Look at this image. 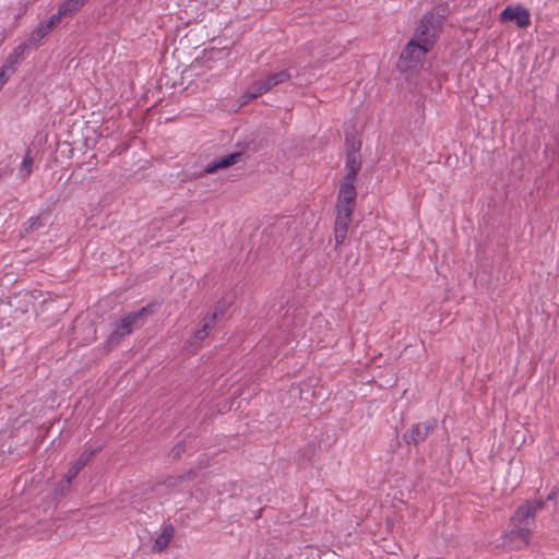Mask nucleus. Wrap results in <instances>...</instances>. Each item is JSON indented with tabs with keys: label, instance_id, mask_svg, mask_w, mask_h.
Wrapping results in <instances>:
<instances>
[{
	"label": "nucleus",
	"instance_id": "f257e3e1",
	"mask_svg": "<svg viewBox=\"0 0 559 559\" xmlns=\"http://www.w3.org/2000/svg\"><path fill=\"white\" fill-rule=\"evenodd\" d=\"M543 506V500L535 499L527 500L516 509L510 521V530L503 536L504 545L522 548L530 544L535 514Z\"/></svg>",
	"mask_w": 559,
	"mask_h": 559
},
{
	"label": "nucleus",
	"instance_id": "f03ea898",
	"mask_svg": "<svg viewBox=\"0 0 559 559\" xmlns=\"http://www.w3.org/2000/svg\"><path fill=\"white\" fill-rule=\"evenodd\" d=\"M151 310L148 307H143L139 311L124 314L119 321L115 323L108 342L111 345L119 344L124 336L132 333L133 329L140 328L144 324Z\"/></svg>",
	"mask_w": 559,
	"mask_h": 559
},
{
	"label": "nucleus",
	"instance_id": "7ed1b4c3",
	"mask_svg": "<svg viewBox=\"0 0 559 559\" xmlns=\"http://www.w3.org/2000/svg\"><path fill=\"white\" fill-rule=\"evenodd\" d=\"M292 75L288 70H282L276 73H270L264 79H259L252 82L243 95L246 98L245 103L267 93L273 87L288 81Z\"/></svg>",
	"mask_w": 559,
	"mask_h": 559
},
{
	"label": "nucleus",
	"instance_id": "20e7f679",
	"mask_svg": "<svg viewBox=\"0 0 559 559\" xmlns=\"http://www.w3.org/2000/svg\"><path fill=\"white\" fill-rule=\"evenodd\" d=\"M438 428V420L429 418L425 421L413 424L404 433L403 440L407 444L418 445L426 441L428 437Z\"/></svg>",
	"mask_w": 559,
	"mask_h": 559
},
{
	"label": "nucleus",
	"instance_id": "39448f33",
	"mask_svg": "<svg viewBox=\"0 0 559 559\" xmlns=\"http://www.w3.org/2000/svg\"><path fill=\"white\" fill-rule=\"evenodd\" d=\"M441 29L439 20L435 22L431 15L425 14L415 32L414 39L425 44L426 47L432 48Z\"/></svg>",
	"mask_w": 559,
	"mask_h": 559
},
{
	"label": "nucleus",
	"instance_id": "423d86ee",
	"mask_svg": "<svg viewBox=\"0 0 559 559\" xmlns=\"http://www.w3.org/2000/svg\"><path fill=\"white\" fill-rule=\"evenodd\" d=\"M346 163L345 167L347 169V174L345 178L356 179L358 171L361 168V156H360V147L361 142L356 141L355 139L346 138Z\"/></svg>",
	"mask_w": 559,
	"mask_h": 559
},
{
	"label": "nucleus",
	"instance_id": "0eeeda50",
	"mask_svg": "<svg viewBox=\"0 0 559 559\" xmlns=\"http://www.w3.org/2000/svg\"><path fill=\"white\" fill-rule=\"evenodd\" d=\"M430 50V47L413 38L403 49L401 60L406 62L407 68H413L421 63Z\"/></svg>",
	"mask_w": 559,
	"mask_h": 559
},
{
	"label": "nucleus",
	"instance_id": "6e6552de",
	"mask_svg": "<svg viewBox=\"0 0 559 559\" xmlns=\"http://www.w3.org/2000/svg\"><path fill=\"white\" fill-rule=\"evenodd\" d=\"M353 209L344 206L336 207V217L334 222L335 247L342 245L346 239L349 223L352 221Z\"/></svg>",
	"mask_w": 559,
	"mask_h": 559
},
{
	"label": "nucleus",
	"instance_id": "1a4fd4ad",
	"mask_svg": "<svg viewBox=\"0 0 559 559\" xmlns=\"http://www.w3.org/2000/svg\"><path fill=\"white\" fill-rule=\"evenodd\" d=\"M501 22H515L520 28H525L531 24V14L530 12L521 7H507L500 13Z\"/></svg>",
	"mask_w": 559,
	"mask_h": 559
},
{
	"label": "nucleus",
	"instance_id": "9d476101",
	"mask_svg": "<svg viewBox=\"0 0 559 559\" xmlns=\"http://www.w3.org/2000/svg\"><path fill=\"white\" fill-rule=\"evenodd\" d=\"M355 180L356 179H348L344 177L340 186L336 207L344 206L346 209H353V202L357 195Z\"/></svg>",
	"mask_w": 559,
	"mask_h": 559
},
{
	"label": "nucleus",
	"instance_id": "9b49d317",
	"mask_svg": "<svg viewBox=\"0 0 559 559\" xmlns=\"http://www.w3.org/2000/svg\"><path fill=\"white\" fill-rule=\"evenodd\" d=\"M198 472L189 471L178 476H168L162 484L166 487H191L201 484Z\"/></svg>",
	"mask_w": 559,
	"mask_h": 559
},
{
	"label": "nucleus",
	"instance_id": "f8f14e48",
	"mask_svg": "<svg viewBox=\"0 0 559 559\" xmlns=\"http://www.w3.org/2000/svg\"><path fill=\"white\" fill-rule=\"evenodd\" d=\"M243 157H245L243 152H235V153L228 154L226 156H223L219 159L207 164L203 169V174H213V173L217 171L218 169L228 168L231 165L242 162Z\"/></svg>",
	"mask_w": 559,
	"mask_h": 559
},
{
	"label": "nucleus",
	"instance_id": "ddd939ff",
	"mask_svg": "<svg viewBox=\"0 0 559 559\" xmlns=\"http://www.w3.org/2000/svg\"><path fill=\"white\" fill-rule=\"evenodd\" d=\"M243 157H245L243 152H235V153L228 154L226 156H223L219 159L207 164L203 169V174H213V173L217 171L218 169L228 168L231 165L242 162Z\"/></svg>",
	"mask_w": 559,
	"mask_h": 559
},
{
	"label": "nucleus",
	"instance_id": "4468645a",
	"mask_svg": "<svg viewBox=\"0 0 559 559\" xmlns=\"http://www.w3.org/2000/svg\"><path fill=\"white\" fill-rule=\"evenodd\" d=\"M98 449H86L84 450L80 456L72 463L71 467L67 472L64 478L67 483L70 485L72 479H74L80 471L84 468L87 463L92 460V457L97 453Z\"/></svg>",
	"mask_w": 559,
	"mask_h": 559
},
{
	"label": "nucleus",
	"instance_id": "2eb2a0df",
	"mask_svg": "<svg viewBox=\"0 0 559 559\" xmlns=\"http://www.w3.org/2000/svg\"><path fill=\"white\" fill-rule=\"evenodd\" d=\"M28 47L27 43H22L21 45L16 46L13 51L5 59L4 64L0 68V70H3L4 74H13L15 72V66L21 62L23 59L24 52L26 48Z\"/></svg>",
	"mask_w": 559,
	"mask_h": 559
},
{
	"label": "nucleus",
	"instance_id": "dca6fc26",
	"mask_svg": "<svg viewBox=\"0 0 559 559\" xmlns=\"http://www.w3.org/2000/svg\"><path fill=\"white\" fill-rule=\"evenodd\" d=\"M174 534H175V528L171 524L164 526L162 533L154 540V544L152 547L153 550H155L157 552L165 550L168 547L170 540L173 539Z\"/></svg>",
	"mask_w": 559,
	"mask_h": 559
},
{
	"label": "nucleus",
	"instance_id": "f3484780",
	"mask_svg": "<svg viewBox=\"0 0 559 559\" xmlns=\"http://www.w3.org/2000/svg\"><path fill=\"white\" fill-rule=\"evenodd\" d=\"M224 312L225 306H217L215 311H213L211 314L206 316L203 319L201 329L206 333L207 336L210 332L214 329L218 317H223Z\"/></svg>",
	"mask_w": 559,
	"mask_h": 559
},
{
	"label": "nucleus",
	"instance_id": "a211bd4d",
	"mask_svg": "<svg viewBox=\"0 0 559 559\" xmlns=\"http://www.w3.org/2000/svg\"><path fill=\"white\" fill-rule=\"evenodd\" d=\"M83 5H84V2L82 0H67L59 8L60 14H63L64 16H71L75 12H78Z\"/></svg>",
	"mask_w": 559,
	"mask_h": 559
},
{
	"label": "nucleus",
	"instance_id": "6ab92c4d",
	"mask_svg": "<svg viewBox=\"0 0 559 559\" xmlns=\"http://www.w3.org/2000/svg\"><path fill=\"white\" fill-rule=\"evenodd\" d=\"M49 34V32L44 27L43 24H40L37 28H35L29 38L25 41L27 43L28 47L31 46H38L40 41Z\"/></svg>",
	"mask_w": 559,
	"mask_h": 559
},
{
	"label": "nucleus",
	"instance_id": "aec40b11",
	"mask_svg": "<svg viewBox=\"0 0 559 559\" xmlns=\"http://www.w3.org/2000/svg\"><path fill=\"white\" fill-rule=\"evenodd\" d=\"M426 14L431 15L435 22L439 20V26L442 28L443 21L448 16L449 10L447 7H437L432 11L427 12Z\"/></svg>",
	"mask_w": 559,
	"mask_h": 559
},
{
	"label": "nucleus",
	"instance_id": "412c9836",
	"mask_svg": "<svg viewBox=\"0 0 559 559\" xmlns=\"http://www.w3.org/2000/svg\"><path fill=\"white\" fill-rule=\"evenodd\" d=\"M40 227H43V222L40 216H33L27 219L24 226V231L29 234L35 230H38Z\"/></svg>",
	"mask_w": 559,
	"mask_h": 559
},
{
	"label": "nucleus",
	"instance_id": "4be33fe9",
	"mask_svg": "<svg viewBox=\"0 0 559 559\" xmlns=\"http://www.w3.org/2000/svg\"><path fill=\"white\" fill-rule=\"evenodd\" d=\"M66 17L63 14H60V10H58L57 14H52L48 21L41 23L44 27L50 33L60 22L61 19Z\"/></svg>",
	"mask_w": 559,
	"mask_h": 559
},
{
	"label": "nucleus",
	"instance_id": "5701e85b",
	"mask_svg": "<svg viewBox=\"0 0 559 559\" xmlns=\"http://www.w3.org/2000/svg\"><path fill=\"white\" fill-rule=\"evenodd\" d=\"M185 451H186V442L183 440H181L173 447V449L169 452V456L173 457L174 460H177L182 455V453Z\"/></svg>",
	"mask_w": 559,
	"mask_h": 559
},
{
	"label": "nucleus",
	"instance_id": "b1692460",
	"mask_svg": "<svg viewBox=\"0 0 559 559\" xmlns=\"http://www.w3.org/2000/svg\"><path fill=\"white\" fill-rule=\"evenodd\" d=\"M206 337H207L206 333L202 329H199L194 332L193 336L190 338V344L198 345Z\"/></svg>",
	"mask_w": 559,
	"mask_h": 559
},
{
	"label": "nucleus",
	"instance_id": "393cba45",
	"mask_svg": "<svg viewBox=\"0 0 559 559\" xmlns=\"http://www.w3.org/2000/svg\"><path fill=\"white\" fill-rule=\"evenodd\" d=\"M32 165H33L32 158L26 156L22 163V168H21V174L23 177H26L31 174Z\"/></svg>",
	"mask_w": 559,
	"mask_h": 559
},
{
	"label": "nucleus",
	"instance_id": "a878e982",
	"mask_svg": "<svg viewBox=\"0 0 559 559\" xmlns=\"http://www.w3.org/2000/svg\"><path fill=\"white\" fill-rule=\"evenodd\" d=\"M8 80H9V74H4L3 70H0V90L7 83Z\"/></svg>",
	"mask_w": 559,
	"mask_h": 559
},
{
	"label": "nucleus",
	"instance_id": "bb28decb",
	"mask_svg": "<svg viewBox=\"0 0 559 559\" xmlns=\"http://www.w3.org/2000/svg\"><path fill=\"white\" fill-rule=\"evenodd\" d=\"M556 496L555 491H551L550 495H548L547 500H552Z\"/></svg>",
	"mask_w": 559,
	"mask_h": 559
},
{
	"label": "nucleus",
	"instance_id": "cd10ccee",
	"mask_svg": "<svg viewBox=\"0 0 559 559\" xmlns=\"http://www.w3.org/2000/svg\"><path fill=\"white\" fill-rule=\"evenodd\" d=\"M82 1L85 3L86 0H82Z\"/></svg>",
	"mask_w": 559,
	"mask_h": 559
}]
</instances>
